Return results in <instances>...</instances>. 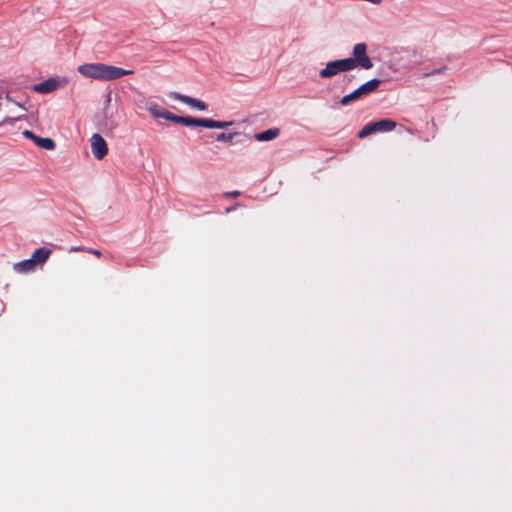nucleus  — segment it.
Returning a JSON list of instances; mask_svg holds the SVG:
<instances>
[{
	"mask_svg": "<svg viewBox=\"0 0 512 512\" xmlns=\"http://www.w3.org/2000/svg\"><path fill=\"white\" fill-rule=\"evenodd\" d=\"M77 70L84 77L100 81L116 80L133 73L131 70H125L120 67L103 63L82 64L78 66Z\"/></svg>",
	"mask_w": 512,
	"mask_h": 512,
	"instance_id": "1",
	"label": "nucleus"
},
{
	"mask_svg": "<svg viewBox=\"0 0 512 512\" xmlns=\"http://www.w3.org/2000/svg\"><path fill=\"white\" fill-rule=\"evenodd\" d=\"M381 84V80L379 79H372L364 84H362L360 87L355 89L353 92L343 96L340 100V104L343 106H347L350 103L357 101L361 99L364 96H367L374 91L378 89V87Z\"/></svg>",
	"mask_w": 512,
	"mask_h": 512,
	"instance_id": "2",
	"label": "nucleus"
},
{
	"mask_svg": "<svg viewBox=\"0 0 512 512\" xmlns=\"http://www.w3.org/2000/svg\"><path fill=\"white\" fill-rule=\"evenodd\" d=\"M353 62L345 59L330 61L319 71V76L323 79L332 78L341 72L352 70Z\"/></svg>",
	"mask_w": 512,
	"mask_h": 512,
	"instance_id": "3",
	"label": "nucleus"
},
{
	"mask_svg": "<svg viewBox=\"0 0 512 512\" xmlns=\"http://www.w3.org/2000/svg\"><path fill=\"white\" fill-rule=\"evenodd\" d=\"M396 122L391 119H381L376 122L366 124L358 133V138L363 139L371 134L378 132H389L395 129Z\"/></svg>",
	"mask_w": 512,
	"mask_h": 512,
	"instance_id": "4",
	"label": "nucleus"
},
{
	"mask_svg": "<svg viewBox=\"0 0 512 512\" xmlns=\"http://www.w3.org/2000/svg\"><path fill=\"white\" fill-rule=\"evenodd\" d=\"M344 59L353 62L352 70L358 66L366 70L371 69L373 67V63L367 55V45L365 43L356 44L353 47V58Z\"/></svg>",
	"mask_w": 512,
	"mask_h": 512,
	"instance_id": "5",
	"label": "nucleus"
},
{
	"mask_svg": "<svg viewBox=\"0 0 512 512\" xmlns=\"http://www.w3.org/2000/svg\"><path fill=\"white\" fill-rule=\"evenodd\" d=\"M69 80L66 77H52L38 84H35L33 91L40 94L51 93L59 88H63L68 84Z\"/></svg>",
	"mask_w": 512,
	"mask_h": 512,
	"instance_id": "6",
	"label": "nucleus"
},
{
	"mask_svg": "<svg viewBox=\"0 0 512 512\" xmlns=\"http://www.w3.org/2000/svg\"><path fill=\"white\" fill-rule=\"evenodd\" d=\"M90 142L92 154L96 159L101 160L108 154L107 143L100 134H93Z\"/></svg>",
	"mask_w": 512,
	"mask_h": 512,
	"instance_id": "7",
	"label": "nucleus"
},
{
	"mask_svg": "<svg viewBox=\"0 0 512 512\" xmlns=\"http://www.w3.org/2000/svg\"><path fill=\"white\" fill-rule=\"evenodd\" d=\"M169 97L181 101L187 105H189L192 108H196L198 110L204 111L207 109V104L201 100H198L196 98L180 94L178 92H170Z\"/></svg>",
	"mask_w": 512,
	"mask_h": 512,
	"instance_id": "8",
	"label": "nucleus"
},
{
	"mask_svg": "<svg viewBox=\"0 0 512 512\" xmlns=\"http://www.w3.org/2000/svg\"><path fill=\"white\" fill-rule=\"evenodd\" d=\"M7 105H13L17 108L18 112L14 113L12 116H6L2 119V125L7 123H12L14 120H21L25 117L24 112L26 109L20 105L18 102L13 101L9 95L6 96Z\"/></svg>",
	"mask_w": 512,
	"mask_h": 512,
	"instance_id": "9",
	"label": "nucleus"
},
{
	"mask_svg": "<svg viewBox=\"0 0 512 512\" xmlns=\"http://www.w3.org/2000/svg\"><path fill=\"white\" fill-rule=\"evenodd\" d=\"M52 251L51 249L47 248V247H40L38 249H36L30 259L38 266V265H43L49 258V256L51 255Z\"/></svg>",
	"mask_w": 512,
	"mask_h": 512,
	"instance_id": "10",
	"label": "nucleus"
},
{
	"mask_svg": "<svg viewBox=\"0 0 512 512\" xmlns=\"http://www.w3.org/2000/svg\"><path fill=\"white\" fill-rule=\"evenodd\" d=\"M13 268L18 273H29L34 271L37 268V265L29 258L15 263Z\"/></svg>",
	"mask_w": 512,
	"mask_h": 512,
	"instance_id": "11",
	"label": "nucleus"
},
{
	"mask_svg": "<svg viewBox=\"0 0 512 512\" xmlns=\"http://www.w3.org/2000/svg\"><path fill=\"white\" fill-rule=\"evenodd\" d=\"M279 135V129L272 128L263 132L257 133L255 139L259 142H266L275 139Z\"/></svg>",
	"mask_w": 512,
	"mask_h": 512,
	"instance_id": "12",
	"label": "nucleus"
},
{
	"mask_svg": "<svg viewBox=\"0 0 512 512\" xmlns=\"http://www.w3.org/2000/svg\"><path fill=\"white\" fill-rule=\"evenodd\" d=\"M38 147L42 148V149H45V150H53L56 146L55 142L53 139L51 138H42V137H39L37 136V138L35 139V142H34Z\"/></svg>",
	"mask_w": 512,
	"mask_h": 512,
	"instance_id": "13",
	"label": "nucleus"
},
{
	"mask_svg": "<svg viewBox=\"0 0 512 512\" xmlns=\"http://www.w3.org/2000/svg\"><path fill=\"white\" fill-rule=\"evenodd\" d=\"M200 118H193L190 116H180L179 124L185 126H199Z\"/></svg>",
	"mask_w": 512,
	"mask_h": 512,
	"instance_id": "14",
	"label": "nucleus"
},
{
	"mask_svg": "<svg viewBox=\"0 0 512 512\" xmlns=\"http://www.w3.org/2000/svg\"><path fill=\"white\" fill-rule=\"evenodd\" d=\"M148 111L150 112V114L154 117V118H162V115L164 114L165 110L160 108L158 105L156 104H151L149 107H148Z\"/></svg>",
	"mask_w": 512,
	"mask_h": 512,
	"instance_id": "15",
	"label": "nucleus"
},
{
	"mask_svg": "<svg viewBox=\"0 0 512 512\" xmlns=\"http://www.w3.org/2000/svg\"><path fill=\"white\" fill-rule=\"evenodd\" d=\"M199 127L216 128V120L200 118Z\"/></svg>",
	"mask_w": 512,
	"mask_h": 512,
	"instance_id": "16",
	"label": "nucleus"
},
{
	"mask_svg": "<svg viewBox=\"0 0 512 512\" xmlns=\"http://www.w3.org/2000/svg\"><path fill=\"white\" fill-rule=\"evenodd\" d=\"M238 133H229V134H226V133H220L217 135L216 137V140L217 141H223V142H229L231 141L234 136H236Z\"/></svg>",
	"mask_w": 512,
	"mask_h": 512,
	"instance_id": "17",
	"label": "nucleus"
},
{
	"mask_svg": "<svg viewBox=\"0 0 512 512\" xmlns=\"http://www.w3.org/2000/svg\"><path fill=\"white\" fill-rule=\"evenodd\" d=\"M162 118L179 124L180 116L174 115L173 113L165 110L164 114L162 115Z\"/></svg>",
	"mask_w": 512,
	"mask_h": 512,
	"instance_id": "18",
	"label": "nucleus"
},
{
	"mask_svg": "<svg viewBox=\"0 0 512 512\" xmlns=\"http://www.w3.org/2000/svg\"><path fill=\"white\" fill-rule=\"evenodd\" d=\"M23 135H24L26 138H28V139L32 140L33 142H35V139L37 138V135H35V134H34L32 131H30V130H24V131H23Z\"/></svg>",
	"mask_w": 512,
	"mask_h": 512,
	"instance_id": "19",
	"label": "nucleus"
},
{
	"mask_svg": "<svg viewBox=\"0 0 512 512\" xmlns=\"http://www.w3.org/2000/svg\"><path fill=\"white\" fill-rule=\"evenodd\" d=\"M446 69V67H442V68H439V69H435L429 73H425L423 75V77H429V76H432V75H437V74H441L444 70Z\"/></svg>",
	"mask_w": 512,
	"mask_h": 512,
	"instance_id": "20",
	"label": "nucleus"
},
{
	"mask_svg": "<svg viewBox=\"0 0 512 512\" xmlns=\"http://www.w3.org/2000/svg\"><path fill=\"white\" fill-rule=\"evenodd\" d=\"M232 125V122H225V121H216V128L217 129H223L228 126Z\"/></svg>",
	"mask_w": 512,
	"mask_h": 512,
	"instance_id": "21",
	"label": "nucleus"
},
{
	"mask_svg": "<svg viewBox=\"0 0 512 512\" xmlns=\"http://www.w3.org/2000/svg\"><path fill=\"white\" fill-rule=\"evenodd\" d=\"M87 248L83 246H72L69 248V252H78V251H86Z\"/></svg>",
	"mask_w": 512,
	"mask_h": 512,
	"instance_id": "22",
	"label": "nucleus"
},
{
	"mask_svg": "<svg viewBox=\"0 0 512 512\" xmlns=\"http://www.w3.org/2000/svg\"><path fill=\"white\" fill-rule=\"evenodd\" d=\"M86 252L91 253V254H93V255H94V256H96V257H100V256H101V254H102L100 250H97V249H91V248H87V249H86Z\"/></svg>",
	"mask_w": 512,
	"mask_h": 512,
	"instance_id": "23",
	"label": "nucleus"
},
{
	"mask_svg": "<svg viewBox=\"0 0 512 512\" xmlns=\"http://www.w3.org/2000/svg\"><path fill=\"white\" fill-rule=\"evenodd\" d=\"M240 194H241L240 191H231V192H226L225 196L236 198V197L240 196Z\"/></svg>",
	"mask_w": 512,
	"mask_h": 512,
	"instance_id": "24",
	"label": "nucleus"
},
{
	"mask_svg": "<svg viewBox=\"0 0 512 512\" xmlns=\"http://www.w3.org/2000/svg\"><path fill=\"white\" fill-rule=\"evenodd\" d=\"M233 210H234V207H228V208H226L225 212L230 213Z\"/></svg>",
	"mask_w": 512,
	"mask_h": 512,
	"instance_id": "25",
	"label": "nucleus"
}]
</instances>
